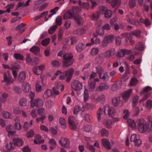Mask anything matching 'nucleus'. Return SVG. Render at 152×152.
<instances>
[{"mask_svg":"<svg viewBox=\"0 0 152 152\" xmlns=\"http://www.w3.org/2000/svg\"><path fill=\"white\" fill-rule=\"evenodd\" d=\"M85 139L86 140L88 141V142L87 144V147L92 151L94 152L95 151V148H94L93 146L91 145H90L89 143L91 141V139L88 137H85Z\"/></svg>","mask_w":152,"mask_h":152,"instance_id":"nucleus-40","label":"nucleus"},{"mask_svg":"<svg viewBox=\"0 0 152 152\" xmlns=\"http://www.w3.org/2000/svg\"><path fill=\"white\" fill-rule=\"evenodd\" d=\"M114 39V36L113 35L106 36L102 42V46L103 47L107 46L109 43L113 40Z\"/></svg>","mask_w":152,"mask_h":152,"instance_id":"nucleus-11","label":"nucleus"},{"mask_svg":"<svg viewBox=\"0 0 152 152\" xmlns=\"http://www.w3.org/2000/svg\"><path fill=\"white\" fill-rule=\"evenodd\" d=\"M33 124V121L31 120L30 122L26 121L24 124L23 126V128L25 129H27L31 127Z\"/></svg>","mask_w":152,"mask_h":152,"instance_id":"nucleus-42","label":"nucleus"},{"mask_svg":"<svg viewBox=\"0 0 152 152\" xmlns=\"http://www.w3.org/2000/svg\"><path fill=\"white\" fill-rule=\"evenodd\" d=\"M4 148L6 149V152H10L14 149L13 144L11 142L6 143L4 145Z\"/></svg>","mask_w":152,"mask_h":152,"instance_id":"nucleus-26","label":"nucleus"},{"mask_svg":"<svg viewBox=\"0 0 152 152\" xmlns=\"http://www.w3.org/2000/svg\"><path fill=\"white\" fill-rule=\"evenodd\" d=\"M59 143L63 146L66 148H69L70 147V142L69 140L65 137H62L58 141Z\"/></svg>","mask_w":152,"mask_h":152,"instance_id":"nucleus-13","label":"nucleus"},{"mask_svg":"<svg viewBox=\"0 0 152 152\" xmlns=\"http://www.w3.org/2000/svg\"><path fill=\"white\" fill-rule=\"evenodd\" d=\"M62 42L64 43H67L68 44L73 45L75 44L77 42V40L76 38L72 37L67 39H64L62 40Z\"/></svg>","mask_w":152,"mask_h":152,"instance_id":"nucleus-17","label":"nucleus"},{"mask_svg":"<svg viewBox=\"0 0 152 152\" xmlns=\"http://www.w3.org/2000/svg\"><path fill=\"white\" fill-rule=\"evenodd\" d=\"M77 23L79 25H82L84 23V21L82 18L79 16L77 15L74 18Z\"/></svg>","mask_w":152,"mask_h":152,"instance_id":"nucleus-41","label":"nucleus"},{"mask_svg":"<svg viewBox=\"0 0 152 152\" xmlns=\"http://www.w3.org/2000/svg\"><path fill=\"white\" fill-rule=\"evenodd\" d=\"M103 113V110L101 108H99L97 111L96 113V117L98 121H100L101 119V116Z\"/></svg>","mask_w":152,"mask_h":152,"instance_id":"nucleus-53","label":"nucleus"},{"mask_svg":"<svg viewBox=\"0 0 152 152\" xmlns=\"http://www.w3.org/2000/svg\"><path fill=\"white\" fill-rule=\"evenodd\" d=\"M26 74L24 72H21L19 74L18 80L20 81H23L26 78Z\"/></svg>","mask_w":152,"mask_h":152,"instance_id":"nucleus-45","label":"nucleus"},{"mask_svg":"<svg viewBox=\"0 0 152 152\" xmlns=\"http://www.w3.org/2000/svg\"><path fill=\"white\" fill-rule=\"evenodd\" d=\"M14 58L16 60H22L24 59V57L23 56L18 53H15L13 55Z\"/></svg>","mask_w":152,"mask_h":152,"instance_id":"nucleus-48","label":"nucleus"},{"mask_svg":"<svg viewBox=\"0 0 152 152\" xmlns=\"http://www.w3.org/2000/svg\"><path fill=\"white\" fill-rule=\"evenodd\" d=\"M58 56L62 57L63 58V61L64 66L65 67H69L73 63L74 60L73 58V56L71 53H64L63 51H60L58 53Z\"/></svg>","mask_w":152,"mask_h":152,"instance_id":"nucleus-2","label":"nucleus"},{"mask_svg":"<svg viewBox=\"0 0 152 152\" xmlns=\"http://www.w3.org/2000/svg\"><path fill=\"white\" fill-rule=\"evenodd\" d=\"M13 144L15 145L18 146H22L23 144V141L20 138H16L14 139L13 140Z\"/></svg>","mask_w":152,"mask_h":152,"instance_id":"nucleus-29","label":"nucleus"},{"mask_svg":"<svg viewBox=\"0 0 152 152\" xmlns=\"http://www.w3.org/2000/svg\"><path fill=\"white\" fill-rule=\"evenodd\" d=\"M45 67V65L43 64L34 66L33 69V72L36 75L41 74Z\"/></svg>","mask_w":152,"mask_h":152,"instance_id":"nucleus-8","label":"nucleus"},{"mask_svg":"<svg viewBox=\"0 0 152 152\" xmlns=\"http://www.w3.org/2000/svg\"><path fill=\"white\" fill-rule=\"evenodd\" d=\"M100 14L98 12H96L91 15V19L93 20H96L98 19L100 17Z\"/></svg>","mask_w":152,"mask_h":152,"instance_id":"nucleus-55","label":"nucleus"},{"mask_svg":"<svg viewBox=\"0 0 152 152\" xmlns=\"http://www.w3.org/2000/svg\"><path fill=\"white\" fill-rule=\"evenodd\" d=\"M20 68V66L18 63H14L12 64L11 67V69H18Z\"/></svg>","mask_w":152,"mask_h":152,"instance_id":"nucleus-61","label":"nucleus"},{"mask_svg":"<svg viewBox=\"0 0 152 152\" xmlns=\"http://www.w3.org/2000/svg\"><path fill=\"white\" fill-rule=\"evenodd\" d=\"M78 2L79 5L84 9H88L90 8V4L88 2H82L79 0Z\"/></svg>","mask_w":152,"mask_h":152,"instance_id":"nucleus-35","label":"nucleus"},{"mask_svg":"<svg viewBox=\"0 0 152 152\" xmlns=\"http://www.w3.org/2000/svg\"><path fill=\"white\" fill-rule=\"evenodd\" d=\"M62 20L61 17L58 16L57 17L56 19L55 23L56 24L55 25H57V26H60L62 23Z\"/></svg>","mask_w":152,"mask_h":152,"instance_id":"nucleus-62","label":"nucleus"},{"mask_svg":"<svg viewBox=\"0 0 152 152\" xmlns=\"http://www.w3.org/2000/svg\"><path fill=\"white\" fill-rule=\"evenodd\" d=\"M50 95H53L52 91L48 89L45 91L43 95V97L44 98L47 99Z\"/></svg>","mask_w":152,"mask_h":152,"instance_id":"nucleus-44","label":"nucleus"},{"mask_svg":"<svg viewBox=\"0 0 152 152\" xmlns=\"http://www.w3.org/2000/svg\"><path fill=\"white\" fill-rule=\"evenodd\" d=\"M132 91V89H129L123 92L122 95V97L124 100L125 101L128 100L131 94Z\"/></svg>","mask_w":152,"mask_h":152,"instance_id":"nucleus-19","label":"nucleus"},{"mask_svg":"<svg viewBox=\"0 0 152 152\" xmlns=\"http://www.w3.org/2000/svg\"><path fill=\"white\" fill-rule=\"evenodd\" d=\"M102 144L107 150L110 149L111 146L114 144V142L111 141L110 142L107 139H103L102 140Z\"/></svg>","mask_w":152,"mask_h":152,"instance_id":"nucleus-14","label":"nucleus"},{"mask_svg":"<svg viewBox=\"0 0 152 152\" xmlns=\"http://www.w3.org/2000/svg\"><path fill=\"white\" fill-rule=\"evenodd\" d=\"M72 88L76 91H79L82 88V83L78 80H73L72 83Z\"/></svg>","mask_w":152,"mask_h":152,"instance_id":"nucleus-10","label":"nucleus"},{"mask_svg":"<svg viewBox=\"0 0 152 152\" xmlns=\"http://www.w3.org/2000/svg\"><path fill=\"white\" fill-rule=\"evenodd\" d=\"M8 94L6 93H0V101L2 102H5L6 100Z\"/></svg>","mask_w":152,"mask_h":152,"instance_id":"nucleus-39","label":"nucleus"},{"mask_svg":"<svg viewBox=\"0 0 152 152\" xmlns=\"http://www.w3.org/2000/svg\"><path fill=\"white\" fill-rule=\"evenodd\" d=\"M139 98V96L137 95L134 96L133 98L132 102V106L136 112V113L134 114L135 116L137 115L140 112L139 108L136 106V104L138 101Z\"/></svg>","mask_w":152,"mask_h":152,"instance_id":"nucleus-12","label":"nucleus"},{"mask_svg":"<svg viewBox=\"0 0 152 152\" xmlns=\"http://www.w3.org/2000/svg\"><path fill=\"white\" fill-rule=\"evenodd\" d=\"M51 66L53 67H58L60 65V63L58 61L56 60H53L51 62Z\"/></svg>","mask_w":152,"mask_h":152,"instance_id":"nucleus-51","label":"nucleus"},{"mask_svg":"<svg viewBox=\"0 0 152 152\" xmlns=\"http://www.w3.org/2000/svg\"><path fill=\"white\" fill-rule=\"evenodd\" d=\"M48 144L50 145L49 148L51 151L53 150L56 146V142L55 140L51 138L48 141Z\"/></svg>","mask_w":152,"mask_h":152,"instance_id":"nucleus-30","label":"nucleus"},{"mask_svg":"<svg viewBox=\"0 0 152 152\" xmlns=\"http://www.w3.org/2000/svg\"><path fill=\"white\" fill-rule=\"evenodd\" d=\"M13 128L12 125H9L6 126V131L7 132L8 136L13 135L16 133L15 131L12 130Z\"/></svg>","mask_w":152,"mask_h":152,"instance_id":"nucleus-18","label":"nucleus"},{"mask_svg":"<svg viewBox=\"0 0 152 152\" xmlns=\"http://www.w3.org/2000/svg\"><path fill=\"white\" fill-rule=\"evenodd\" d=\"M99 52V49L98 48H92L91 51L92 55L95 56Z\"/></svg>","mask_w":152,"mask_h":152,"instance_id":"nucleus-57","label":"nucleus"},{"mask_svg":"<svg viewBox=\"0 0 152 152\" xmlns=\"http://www.w3.org/2000/svg\"><path fill=\"white\" fill-rule=\"evenodd\" d=\"M115 51L114 49L112 48L107 50L104 53V56L107 58H110L113 56L115 54Z\"/></svg>","mask_w":152,"mask_h":152,"instance_id":"nucleus-23","label":"nucleus"},{"mask_svg":"<svg viewBox=\"0 0 152 152\" xmlns=\"http://www.w3.org/2000/svg\"><path fill=\"white\" fill-rule=\"evenodd\" d=\"M103 124L106 127L110 129L112 126V121L109 119H104L103 121Z\"/></svg>","mask_w":152,"mask_h":152,"instance_id":"nucleus-27","label":"nucleus"},{"mask_svg":"<svg viewBox=\"0 0 152 152\" xmlns=\"http://www.w3.org/2000/svg\"><path fill=\"white\" fill-rule=\"evenodd\" d=\"M112 104L115 107H121L123 105L124 102L120 96H115L112 99Z\"/></svg>","mask_w":152,"mask_h":152,"instance_id":"nucleus-5","label":"nucleus"},{"mask_svg":"<svg viewBox=\"0 0 152 152\" xmlns=\"http://www.w3.org/2000/svg\"><path fill=\"white\" fill-rule=\"evenodd\" d=\"M103 113L105 115H108L109 117H113L115 115V109L113 107L107 106L104 107Z\"/></svg>","mask_w":152,"mask_h":152,"instance_id":"nucleus-4","label":"nucleus"},{"mask_svg":"<svg viewBox=\"0 0 152 152\" xmlns=\"http://www.w3.org/2000/svg\"><path fill=\"white\" fill-rule=\"evenodd\" d=\"M102 136L107 137L108 136L109 133L108 131L104 129H101L99 133Z\"/></svg>","mask_w":152,"mask_h":152,"instance_id":"nucleus-50","label":"nucleus"},{"mask_svg":"<svg viewBox=\"0 0 152 152\" xmlns=\"http://www.w3.org/2000/svg\"><path fill=\"white\" fill-rule=\"evenodd\" d=\"M96 84L94 82H91L90 80L88 82V87L90 91H93L95 88Z\"/></svg>","mask_w":152,"mask_h":152,"instance_id":"nucleus-49","label":"nucleus"},{"mask_svg":"<svg viewBox=\"0 0 152 152\" xmlns=\"http://www.w3.org/2000/svg\"><path fill=\"white\" fill-rule=\"evenodd\" d=\"M124 49H121L118 51L116 54L117 56L118 57H123L125 55Z\"/></svg>","mask_w":152,"mask_h":152,"instance_id":"nucleus-52","label":"nucleus"},{"mask_svg":"<svg viewBox=\"0 0 152 152\" xmlns=\"http://www.w3.org/2000/svg\"><path fill=\"white\" fill-rule=\"evenodd\" d=\"M44 85L42 81H37L35 83L36 91L38 92H40L43 90Z\"/></svg>","mask_w":152,"mask_h":152,"instance_id":"nucleus-16","label":"nucleus"},{"mask_svg":"<svg viewBox=\"0 0 152 152\" xmlns=\"http://www.w3.org/2000/svg\"><path fill=\"white\" fill-rule=\"evenodd\" d=\"M74 12L73 10H70L66 12L64 15V19H66L68 18H71L73 16Z\"/></svg>","mask_w":152,"mask_h":152,"instance_id":"nucleus-28","label":"nucleus"},{"mask_svg":"<svg viewBox=\"0 0 152 152\" xmlns=\"http://www.w3.org/2000/svg\"><path fill=\"white\" fill-rule=\"evenodd\" d=\"M86 48L85 45L82 43H79L76 46V49L78 52H80Z\"/></svg>","mask_w":152,"mask_h":152,"instance_id":"nucleus-34","label":"nucleus"},{"mask_svg":"<svg viewBox=\"0 0 152 152\" xmlns=\"http://www.w3.org/2000/svg\"><path fill=\"white\" fill-rule=\"evenodd\" d=\"M152 89L149 86H147L144 88L142 91L140 92V94H143L144 93L148 92Z\"/></svg>","mask_w":152,"mask_h":152,"instance_id":"nucleus-59","label":"nucleus"},{"mask_svg":"<svg viewBox=\"0 0 152 152\" xmlns=\"http://www.w3.org/2000/svg\"><path fill=\"white\" fill-rule=\"evenodd\" d=\"M34 132L32 130H30L27 132L25 134V136L28 138L32 137L34 135Z\"/></svg>","mask_w":152,"mask_h":152,"instance_id":"nucleus-56","label":"nucleus"},{"mask_svg":"<svg viewBox=\"0 0 152 152\" xmlns=\"http://www.w3.org/2000/svg\"><path fill=\"white\" fill-rule=\"evenodd\" d=\"M135 48L138 50H142L144 48V45L141 42H139L137 44Z\"/></svg>","mask_w":152,"mask_h":152,"instance_id":"nucleus-47","label":"nucleus"},{"mask_svg":"<svg viewBox=\"0 0 152 152\" xmlns=\"http://www.w3.org/2000/svg\"><path fill=\"white\" fill-rule=\"evenodd\" d=\"M4 79L3 81L2 82H5L7 84L10 83H12L13 82V80H12L11 77L10 76V75L9 72L7 73H5L4 75Z\"/></svg>","mask_w":152,"mask_h":152,"instance_id":"nucleus-21","label":"nucleus"},{"mask_svg":"<svg viewBox=\"0 0 152 152\" xmlns=\"http://www.w3.org/2000/svg\"><path fill=\"white\" fill-rule=\"evenodd\" d=\"M128 123L129 126L132 129H135L137 128V126L136 123L134 120L129 119L128 120Z\"/></svg>","mask_w":152,"mask_h":152,"instance_id":"nucleus-33","label":"nucleus"},{"mask_svg":"<svg viewBox=\"0 0 152 152\" xmlns=\"http://www.w3.org/2000/svg\"><path fill=\"white\" fill-rule=\"evenodd\" d=\"M68 122L70 128L72 129H75L77 127V123L75 118L72 116H70L68 118Z\"/></svg>","mask_w":152,"mask_h":152,"instance_id":"nucleus-7","label":"nucleus"},{"mask_svg":"<svg viewBox=\"0 0 152 152\" xmlns=\"http://www.w3.org/2000/svg\"><path fill=\"white\" fill-rule=\"evenodd\" d=\"M37 110L36 109H33L31 112L30 115L33 118H36L37 116Z\"/></svg>","mask_w":152,"mask_h":152,"instance_id":"nucleus-58","label":"nucleus"},{"mask_svg":"<svg viewBox=\"0 0 152 152\" xmlns=\"http://www.w3.org/2000/svg\"><path fill=\"white\" fill-rule=\"evenodd\" d=\"M106 1L111 4V6L113 7L118 8L121 4V0H106Z\"/></svg>","mask_w":152,"mask_h":152,"instance_id":"nucleus-15","label":"nucleus"},{"mask_svg":"<svg viewBox=\"0 0 152 152\" xmlns=\"http://www.w3.org/2000/svg\"><path fill=\"white\" fill-rule=\"evenodd\" d=\"M57 28V25H53L50 26L49 30L48 32L50 34H52L54 31H55L56 29Z\"/></svg>","mask_w":152,"mask_h":152,"instance_id":"nucleus-63","label":"nucleus"},{"mask_svg":"<svg viewBox=\"0 0 152 152\" xmlns=\"http://www.w3.org/2000/svg\"><path fill=\"white\" fill-rule=\"evenodd\" d=\"M137 129L140 133H143L152 130V122H147L144 119H141L137 121Z\"/></svg>","mask_w":152,"mask_h":152,"instance_id":"nucleus-1","label":"nucleus"},{"mask_svg":"<svg viewBox=\"0 0 152 152\" xmlns=\"http://www.w3.org/2000/svg\"><path fill=\"white\" fill-rule=\"evenodd\" d=\"M74 69H69L67 71L64 72L60 75L59 76L60 79L64 80L65 79L66 77H67L66 81L69 82L71 78Z\"/></svg>","mask_w":152,"mask_h":152,"instance_id":"nucleus-3","label":"nucleus"},{"mask_svg":"<svg viewBox=\"0 0 152 152\" xmlns=\"http://www.w3.org/2000/svg\"><path fill=\"white\" fill-rule=\"evenodd\" d=\"M130 141L134 143V145L136 146H139L142 143L141 140L140 139L138 134H134L130 137Z\"/></svg>","mask_w":152,"mask_h":152,"instance_id":"nucleus-6","label":"nucleus"},{"mask_svg":"<svg viewBox=\"0 0 152 152\" xmlns=\"http://www.w3.org/2000/svg\"><path fill=\"white\" fill-rule=\"evenodd\" d=\"M59 123L63 129H65L67 127L66 121L65 119L63 117H61L59 118Z\"/></svg>","mask_w":152,"mask_h":152,"instance_id":"nucleus-31","label":"nucleus"},{"mask_svg":"<svg viewBox=\"0 0 152 152\" xmlns=\"http://www.w3.org/2000/svg\"><path fill=\"white\" fill-rule=\"evenodd\" d=\"M80 111L82 112H83L84 108L83 107L81 108L79 105L75 106L73 111V113L74 114L77 115Z\"/></svg>","mask_w":152,"mask_h":152,"instance_id":"nucleus-37","label":"nucleus"},{"mask_svg":"<svg viewBox=\"0 0 152 152\" xmlns=\"http://www.w3.org/2000/svg\"><path fill=\"white\" fill-rule=\"evenodd\" d=\"M22 88L23 92H28L31 88L30 85L28 82H25L23 83L22 85Z\"/></svg>","mask_w":152,"mask_h":152,"instance_id":"nucleus-24","label":"nucleus"},{"mask_svg":"<svg viewBox=\"0 0 152 152\" xmlns=\"http://www.w3.org/2000/svg\"><path fill=\"white\" fill-rule=\"evenodd\" d=\"M16 29L17 30H20V32L21 34L26 29L24 27V25L22 23L17 26Z\"/></svg>","mask_w":152,"mask_h":152,"instance_id":"nucleus-46","label":"nucleus"},{"mask_svg":"<svg viewBox=\"0 0 152 152\" xmlns=\"http://www.w3.org/2000/svg\"><path fill=\"white\" fill-rule=\"evenodd\" d=\"M86 31V29L82 28L74 30L73 31V33L75 34H76L78 35H81L84 34Z\"/></svg>","mask_w":152,"mask_h":152,"instance_id":"nucleus-32","label":"nucleus"},{"mask_svg":"<svg viewBox=\"0 0 152 152\" xmlns=\"http://www.w3.org/2000/svg\"><path fill=\"white\" fill-rule=\"evenodd\" d=\"M109 88V85L106 83L101 84L96 88L97 91H100L107 89Z\"/></svg>","mask_w":152,"mask_h":152,"instance_id":"nucleus-22","label":"nucleus"},{"mask_svg":"<svg viewBox=\"0 0 152 152\" xmlns=\"http://www.w3.org/2000/svg\"><path fill=\"white\" fill-rule=\"evenodd\" d=\"M34 143L35 144H40L44 143L45 142V140L39 134L35 135L34 140Z\"/></svg>","mask_w":152,"mask_h":152,"instance_id":"nucleus-20","label":"nucleus"},{"mask_svg":"<svg viewBox=\"0 0 152 152\" xmlns=\"http://www.w3.org/2000/svg\"><path fill=\"white\" fill-rule=\"evenodd\" d=\"M145 107L148 110L151 109L152 107V101L150 100L147 101Z\"/></svg>","mask_w":152,"mask_h":152,"instance_id":"nucleus-64","label":"nucleus"},{"mask_svg":"<svg viewBox=\"0 0 152 152\" xmlns=\"http://www.w3.org/2000/svg\"><path fill=\"white\" fill-rule=\"evenodd\" d=\"M27 100L25 98H22L20 99L19 102V105L22 107H25L26 106L27 104Z\"/></svg>","mask_w":152,"mask_h":152,"instance_id":"nucleus-43","label":"nucleus"},{"mask_svg":"<svg viewBox=\"0 0 152 152\" xmlns=\"http://www.w3.org/2000/svg\"><path fill=\"white\" fill-rule=\"evenodd\" d=\"M15 129V130L19 131L22 128V125L19 122H16L14 125Z\"/></svg>","mask_w":152,"mask_h":152,"instance_id":"nucleus-60","label":"nucleus"},{"mask_svg":"<svg viewBox=\"0 0 152 152\" xmlns=\"http://www.w3.org/2000/svg\"><path fill=\"white\" fill-rule=\"evenodd\" d=\"M30 50L31 51L33 52L35 55H38L39 54L40 49L37 46H33Z\"/></svg>","mask_w":152,"mask_h":152,"instance_id":"nucleus-36","label":"nucleus"},{"mask_svg":"<svg viewBox=\"0 0 152 152\" xmlns=\"http://www.w3.org/2000/svg\"><path fill=\"white\" fill-rule=\"evenodd\" d=\"M112 12L111 10L108 9L104 15L106 18H109L112 17Z\"/></svg>","mask_w":152,"mask_h":152,"instance_id":"nucleus-54","label":"nucleus"},{"mask_svg":"<svg viewBox=\"0 0 152 152\" xmlns=\"http://www.w3.org/2000/svg\"><path fill=\"white\" fill-rule=\"evenodd\" d=\"M31 106L33 108L35 107H41L43 104L44 102L41 99H36L34 100H31L30 101Z\"/></svg>","mask_w":152,"mask_h":152,"instance_id":"nucleus-9","label":"nucleus"},{"mask_svg":"<svg viewBox=\"0 0 152 152\" xmlns=\"http://www.w3.org/2000/svg\"><path fill=\"white\" fill-rule=\"evenodd\" d=\"M2 115L3 117L6 119H11L12 117L11 113L7 111H3Z\"/></svg>","mask_w":152,"mask_h":152,"instance_id":"nucleus-38","label":"nucleus"},{"mask_svg":"<svg viewBox=\"0 0 152 152\" xmlns=\"http://www.w3.org/2000/svg\"><path fill=\"white\" fill-rule=\"evenodd\" d=\"M95 69L96 70V72L99 74V77L103 80H105L108 77V76L107 73H104L102 77H101V75L103 71V70L101 67H99L97 68H96Z\"/></svg>","mask_w":152,"mask_h":152,"instance_id":"nucleus-25","label":"nucleus"}]
</instances>
